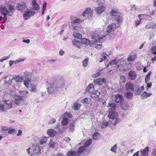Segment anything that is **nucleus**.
Returning a JSON list of instances; mask_svg holds the SVG:
<instances>
[{"instance_id": "1", "label": "nucleus", "mask_w": 156, "mask_h": 156, "mask_svg": "<svg viewBox=\"0 0 156 156\" xmlns=\"http://www.w3.org/2000/svg\"><path fill=\"white\" fill-rule=\"evenodd\" d=\"M23 75L26 80L23 83L26 87L29 88L30 92H36L37 91L36 87V83L35 81L31 80L30 79L32 76L31 72L25 71L23 73Z\"/></svg>"}, {"instance_id": "2", "label": "nucleus", "mask_w": 156, "mask_h": 156, "mask_svg": "<svg viewBox=\"0 0 156 156\" xmlns=\"http://www.w3.org/2000/svg\"><path fill=\"white\" fill-rule=\"evenodd\" d=\"M48 83L50 86L47 88V90L49 94L56 92L59 89L63 87L65 85L64 83L62 81L51 83L48 82Z\"/></svg>"}, {"instance_id": "3", "label": "nucleus", "mask_w": 156, "mask_h": 156, "mask_svg": "<svg viewBox=\"0 0 156 156\" xmlns=\"http://www.w3.org/2000/svg\"><path fill=\"white\" fill-rule=\"evenodd\" d=\"M19 93V95H14V103L18 105L25 100L26 96L28 94V92L26 91L20 90Z\"/></svg>"}, {"instance_id": "4", "label": "nucleus", "mask_w": 156, "mask_h": 156, "mask_svg": "<svg viewBox=\"0 0 156 156\" xmlns=\"http://www.w3.org/2000/svg\"><path fill=\"white\" fill-rule=\"evenodd\" d=\"M24 77L23 76H17L13 77L11 79L9 83L12 86L15 88L19 87V84L23 80Z\"/></svg>"}, {"instance_id": "5", "label": "nucleus", "mask_w": 156, "mask_h": 156, "mask_svg": "<svg viewBox=\"0 0 156 156\" xmlns=\"http://www.w3.org/2000/svg\"><path fill=\"white\" fill-rule=\"evenodd\" d=\"M110 15L112 16L113 20L116 21L117 25L122 23V21L121 17L119 14V12L117 10L112 9L110 12Z\"/></svg>"}, {"instance_id": "6", "label": "nucleus", "mask_w": 156, "mask_h": 156, "mask_svg": "<svg viewBox=\"0 0 156 156\" xmlns=\"http://www.w3.org/2000/svg\"><path fill=\"white\" fill-rule=\"evenodd\" d=\"M108 117L111 119H115V121L113 122L114 125H115L117 123L120 121V119L119 118L117 117L118 116L117 113L114 111H108Z\"/></svg>"}, {"instance_id": "7", "label": "nucleus", "mask_w": 156, "mask_h": 156, "mask_svg": "<svg viewBox=\"0 0 156 156\" xmlns=\"http://www.w3.org/2000/svg\"><path fill=\"white\" fill-rule=\"evenodd\" d=\"M81 42L83 44L85 45H88L89 44L90 46L91 47L94 46L95 45H96L97 44L96 41V40L95 41H94L93 37L92 39L91 40H90V41L87 38H82L81 40Z\"/></svg>"}, {"instance_id": "8", "label": "nucleus", "mask_w": 156, "mask_h": 156, "mask_svg": "<svg viewBox=\"0 0 156 156\" xmlns=\"http://www.w3.org/2000/svg\"><path fill=\"white\" fill-rule=\"evenodd\" d=\"M71 115L70 113L66 112L64 114L62 117V119L61 123L63 126H65L67 125L69 119L71 117Z\"/></svg>"}, {"instance_id": "9", "label": "nucleus", "mask_w": 156, "mask_h": 156, "mask_svg": "<svg viewBox=\"0 0 156 156\" xmlns=\"http://www.w3.org/2000/svg\"><path fill=\"white\" fill-rule=\"evenodd\" d=\"M16 8L18 10L22 12H24L26 11L27 10V5L26 4L23 2L19 3L17 4Z\"/></svg>"}, {"instance_id": "10", "label": "nucleus", "mask_w": 156, "mask_h": 156, "mask_svg": "<svg viewBox=\"0 0 156 156\" xmlns=\"http://www.w3.org/2000/svg\"><path fill=\"white\" fill-rule=\"evenodd\" d=\"M125 62L126 60L123 58H121L118 60H117L116 58H115L109 62V64L110 65H115L119 63L120 65L123 66L124 65Z\"/></svg>"}, {"instance_id": "11", "label": "nucleus", "mask_w": 156, "mask_h": 156, "mask_svg": "<svg viewBox=\"0 0 156 156\" xmlns=\"http://www.w3.org/2000/svg\"><path fill=\"white\" fill-rule=\"evenodd\" d=\"M93 38L94 41H97L99 42H102L104 41V40L105 39V37L104 35L102 36H99L97 34H95V35H93Z\"/></svg>"}, {"instance_id": "12", "label": "nucleus", "mask_w": 156, "mask_h": 156, "mask_svg": "<svg viewBox=\"0 0 156 156\" xmlns=\"http://www.w3.org/2000/svg\"><path fill=\"white\" fill-rule=\"evenodd\" d=\"M0 11L4 16L9 15L10 16L12 15V14L11 12H9L6 7L4 6H2L1 8Z\"/></svg>"}, {"instance_id": "13", "label": "nucleus", "mask_w": 156, "mask_h": 156, "mask_svg": "<svg viewBox=\"0 0 156 156\" xmlns=\"http://www.w3.org/2000/svg\"><path fill=\"white\" fill-rule=\"evenodd\" d=\"M25 13L23 14V18L25 20L28 19L29 18L33 16L35 12L34 11H26L24 12Z\"/></svg>"}, {"instance_id": "14", "label": "nucleus", "mask_w": 156, "mask_h": 156, "mask_svg": "<svg viewBox=\"0 0 156 156\" xmlns=\"http://www.w3.org/2000/svg\"><path fill=\"white\" fill-rule=\"evenodd\" d=\"M4 101V105L6 111V110H9L12 107V103L11 101L8 100H5Z\"/></svg>"}, {"instance_id": "15", "label": "nucleus", "mask_w": 156, "mask_h": 156, "mask_svg": "<svg viewBox=\"0 0 156 156\" xmlns=\"http://www.w3.org/2000/svg\"><path fill=\"white\" fill-rule=\"evenodd\" d=\"M93 12L91 9L89 8H87L85 11L83 12L82 14V16H87V17L89 18V16H91L92 15Z\"/></svg>"}, {"instance_id": "16", "label": "nucleus", "mask_w": 156, "mask_h": 156, "mask_svg": "<svg viewBox=\"0 0 156 156\" xmlns=\"http://www.w3.org/2000/svg\"><path fill=\"white\" fill-rule=\"evenodd\" d=\"M118 26H116L115 23H112L108 26L107 28V31L108 33H110L114 31L115 30L116 27H118Z\"/></svg>"}, {"instance_id": "17", "label": "nucleus", "mask_w": 156, "mask_h": 156, "mask_svg": "<svg viewBox=\"0 0 156 156\" xmlns=\"http://www.w3.org/2000/svg\"><path fill=\"white\" fill-rule=\"evenodd\" d=\"M106 82V80L104 78L98 79L94 80V83L98 85H102L103 83Z\"/></svg>"}, {"instance_id": "18", "label": "nucleus", "mask_w": 156, "mask_h": 156, "mask_svg": "<svg viewBox=\"0 0 156 156\" xmlns=\"http://www.w3.org/2000/svg\"><path fill=\"white\" fill-rule=\"evenodd\" d=\"M126 88L128 91H133L134 90V86L133 84L129 82L126 84Z\"/></svg>"}, {"instance_id": "19", "label": "nucleus", "mask_w": 156, "mask_h": 156, "mask_svg": "<svg viewBox=\"0 0 156 156\" xmlns=\"http://www.w3.org/2000/svg\"><path fill=\"white\" fill-rule=\"evenodd\" d=\"M95 9L98 13L100 14L105 11V7L104 6H101L97 7Z\"/></svg>"}, {"instance_id": "20", "label": "nucleus", "mask_w": 156, "mask_h": 156, "mask_svg": "<svg viewBox=\"0 0 156 156\" xmlns=\"http://www.w3.org/2000/svg\"><path fill=\"white\" fill-rule=\"evenodd\" d=\"M33 153L31 156H34V154H40V147L38 146H36L35 148L33 150Z\"/></svg>"}, {"instance_id": "21", "label": "nucleus", "mask_w": 156, "mask_h": 156, "mask_svg": "<svg viewBox=\"0 0 156 156\" xmlns=\"http://www.w3.org/2000/svg\"><path fill=\"white\" fill-rule=\"evenodd\" d=\"M128 75L129 78L132 80H134L136 77V76L135 72L132 71L129 72Z\"/></svg>"}, {"instance_id": "22", "label": "nucleus", "mask_w": 156, "mask_h": 156, "mask_svg": "<svg viewBox=\"0 0 156 156\" xmlns=\"http://www.w3.org/2000/svg\"><path fill=\"white\" fill-rule=\"evenodd\" d=\"M108 105V107H110L108 111L111 112L114 111H115V110L116 109V105L115 103L109 102Z\"/></svg>"}, {"instance_id": "23", "label": "nucleus", "mask_w": 156, "mask_h": 156, "mask_svg": "<svg viewBox=\"0 0 156 156\" xmlns=\"http://www.w3.org/2000/svg\"><path fill=\"white\" fill-rule=\"evenodd\" d=\"M100 94V91L99 90H96L94 91L90 94V97L92 98H94L96 96L99 98V96Z\"/></svg>"}, {"instance_id": "24", "label": "nucleus", "mask_w": 156, "mask_h": 156, "mask_svg": "<svg viewBox=\"0 0 156 156\" xmlns=\"http://www.w3.org/2000/svg\"><path fill=\"white\" fill-rule=\"evenodd\" d=\"M115 98V101L117 103H121L123 100L122 97L119 94L116 95Z\"/></svg>"}, {"instance_id": "25", "label": "nucleus", "mask_w": 156, "mask_h": 156, "mask_svg": "<svg viewBox=\"0 0 156 156\" xmlns=\"http://www.w3.org/2000/svg\"><path fill=\"white\" fill-rule=\"evenodd\" d=\"M94 89V86L92 83H90L87 86L86 90L88 92L90 93L92 92Z\"/></svg>"}, {"instance_id": "26", "label": "nucleus", "mask_w": 156, "mask_h": 156, "mask_svg": "<svg viewBox=\"0 0 156 156\" xmlns=\"http://www.w3.org/2000/svg\"><path fill=\"white\" fill-rule=\"evenodd\" d=\"M81 106V104L78 102L75 103L73 105L72 108L75 110H79Z\"/></svg>"}, {"instance_id": "27", "label": "nucleus", "mask_w": 156, "mask_h": 156, "mask_svg": "<svg viewBox=\"0 0 156 156\" xmlns=\"http://www.w3.org/2000/svg\"><path fill=\"white\" fill-rule=\"evenodd\" d=\"M72 43L73 45L76 46L79 48H80V46L81 45L80 42L75 39H73L72 41Z\"/></svg>"}, {"instance_id": "28", "label": "nucleus", "mask_w": 156, "mask_h": 156, "mask_svg": "<svg viewBox=\"0 0 156 156\" xmlns=\"http://www.w3.org/2000/svg\"><path fill=\"white\" fill-rule=\"evenodd\" d=\"M48 135L51 137L54 136L56 134V132L53 129H50L47 131Z\"/></svg>"}, {"instance_id": "29", "label": "nucleus", "mask_w": 156, "mask_h": 156, "mask_svg": "<svg viewBox=\"0 0 156 156\" xmlns=\"http://www.w3.org/2000/svg\"><path fill=\"white\" fill-rule=\"evenodd\" d=\"M73 36L74 38L77 39H80L82 37L81 34L76 31L73 32Z\"/></svg>"}, {"instance_id": "30", "label": "nucleus", "mask_w": 156, "mask_h": 156, "mask_svg": "<svg viewBox=\"0 0 156 156\" xmlns=\"http://www.w3.org/2000/svg\"><path fill=\"white\" fill-rule=\"evenodd\" d=\"M32 3L33 9L35 10H38L39 9V5L37 3L36 1L35 0H33Z\"/></svg>"}, {"instance_id": "31", "label": "nucleus", "mask_w": 156, "mask_h": 156, "mask_svg": "<svg viewBox=\"0 0 156 156\" xmlns=\"http://www.w3.org/2000/svg\"><path fill=\"white\" fill-rule=\"evenodd\" d=\"M93 139L94 140H98L101 138V135L98 132L94 133L93 136Z\"/></svg>"}, {"instance_id": "32", "label": "nucleus", "mask_w": 156, "mask_h": 156, "mask_svg": "<svg viewBox=\"0 0 156 156\" xmlns=\"http://www.w3.org/2000/svg\"><path fill=\"white\" fill-rule=\"evenodd\" d=\"M151 93H147L146 91H144L141 94V96L143 98H147L151 96Z\"/></svg>"}, {"instance_id": "33", "label": "nucleus", "mask_w": 156, "mask_h": 156, "mask_svg": "<svg viewBox=\"0 0 156 156\" xmlns=\"http://www.w3.org/2000/svg\"><path fill=\"white\" fill-rule=\"evenodd\" d=\"M136 55H129L127 58V61L129 62H132L134 61L136 58Z\"/></svg>"}, {"instance_id": "34", "label": "nucleus", "mask_w": 156, "mask_h": 156, "mask_svg": "<svg viewBox=\"0 0 156 156\" xmlns=\"http://www.w3.org/2000/svg\"><path fill=\"white\" fill-rule=\"evenodd\" d=\"M89 58H86L85 59L83 60L82 62L83 64V66L84 67H86L87 66L88 64V60H89Z\"/></svg>"}, {"instance_id": "35", "label": "nucleus", "mask_w": 156, "mask_h": 156, "mask_svg": "<svg viewBox=\"0 0 156 156\" xmlns=\"http://www.w3.org/2000/svg\"><path fill=\"white\" fill-rule=\"evenodd\" d=\"M148 147H146L141 151V154L144 156L148 154Z\"/></svg>"}, {"instance_id": "36", "label": "nucleus", "mask_w": 156, "mask_h": 156, "mask_svg": "<svg viewBox=\"0 0 156 156\" xmlns=\"http://www.w3.org/2000/svg\"><path fill=\"white\" fill-rule=\"evenodd\" d=\"M125 96L128 99H131L133 96V93L131 92H128L126 93Z\"/></svg>"}, {"instance_id": "37", "label": "nucleus", "mask_w": 156, "mask_h": 156, "mask_svg": "<svg viewBox=\"0 0 156 156\" xmlns=\"http://www.w3.org/2000/svg\"><path fill=\"white\" fill-rule=\"evenodd\" d=\"M121 107L122 109L124 110L129 108L128 105L126 103H122L121 105Z\"/></svg>"}, {"instance_id": "38", "label": "nucleus", "mask_w": 156, "mask_h": 156, "mask_svg": "<svg viewBox=\"0 0 156 156\" xmlns=\"http://www.w3.org/2000/svg\"><path fill=\"white\" fill-rule=\"evenodd\" d=\"M76 154V152L74 151H71L67 153V156H75Z\"/></svg>"}, {"instance_id": "39", "label": "nucleus", "mask_w": 156, "mask_h": 156, "mask_svg": "<svg viewBox=\"0 0 156 156\" xmlns=\"http://www.w3.org/2000/svg\"><path fill=\"white\" fill-rule=\"evenodd\" d=\"M16 131L15 129L13 128L12 127H10L9 128L8 133L9 134H13Z\"/></svg>"}, {"instance_id": "40", "label": "nucleus", "mask_w": 156, "mask_h": 156, "mask_svg": "<svg viewBox=\"0 0 156 156\" xmlns=\"http://www.w3.org/2000/svg\"><path fill=\"white\" fill-rule=\"evenodd\" d=\"M151 52L153 54L156 55V45H154L151 47Z\"/></svg>"}, {"instance_id": "41", "label": "nucleus", "mask_w": 156, "mask_h": 156, "mask_svg": "<svg viewBox=\"0 0 156 156\" xmlns=\"http://www.w3.org/2000/svg\"><path fill=\"white\" fill-rule=\"evenodd\" d=\"M92 139H89L84 143V146L85 147L89 146L92 143Z\"/></svg>"}, {"instance_id": "42", "label": "nucleus", "mask_w": 156, "mask_h": 156, "mask_svg": "<svg viewBox=\"0 0 156 156\" xmlns=\"http://www.w3.org/2000/svg\"><path fill=\"white\" fill-rule=\"evenodd\" d=\"M117 145L116 144H115L113 147H112V148L110 149V151L114 152V153H116V149L117 148Z\"/></svg>"}, {"instance_id": "43", "label": "nucleus", "mask_w": 156, "mask_h": 156, "mask_svg": "<svg viewBox=\"0 0 156 156\" xmlns=\"http://www.w3.org/2000/svg\"><path fill=\"white\" fill-rule=\"evenodd\" d=\"M7 7L10 10L9 12H11L12 14V13L14 10V7L10 5H7Z\"/></svg>"}, {"instance_id": "44", "label": "nucleus", "mask_w": 156, "mask_h": 156, "mask_svg": "<svg viewBox=\"0 0 156 156\" xmlns=\"http://www.w3.org/2000/svg\"><path fill=\"white\" fill-rule=\"evenodd\" d=\"M151 74V72H149L148 74L146 75L145 81L146 83L147 82H148L149 80L150 79V76Z\"/></svg>"}, {"instance_id": "45", "label": "nucleus", "mask_w": 156, "mask_h": 156, "mask_svg": "<svg viewBox=\"0 0 156 156\" xmlns=\"http://www.w3.org/2000/svg\"><path fill=\"white\" fill-rule=\"evenodd\" d=\"M47 4V2H45L43 4L42 7V12L41 13L43 15L44 14L45 11Z\"/></svg>"}, {"instance_id": "46", "label": "nucleus", "mask_w": 156, "mask_h": 156, "mask_svg": "<svg viewBox=\"0 0 156 156\" xmlns=\"http://www.w3.org/2000/svg\"><path fill=\"white\" fill-rule=\"evenodd\" d=\"M83 101L85 104H89L91 102V99L89 98H86L83 99Z\"/></svg>"}, {"instance_id": "47", "label": "nucleus", "mask_w": 156, "mask_h": 156, "mask_svg": "<svg viewBox=\"0 0 156 156\" xmlns=\"http://www.w3.org/2000/svg\"><path fill=\"white\" fill-rule=\"evenodd\" d=\"M47 139L46 137H44L43 138L40 142V143L41 144H42L46 142Z\"/></svg>"}, {"instance_id": "48", "label": "nucleus", "mask_w": 156, "mask_h": 156, "mask_svg": "<svg viewBox=\"0 0 156 156\" xmlns=\"http://www.w3.org/2000/svg\"><path fill=\"white\" fill-rule=\"evenodd\" d=\"M85 147L84 146L80 147L78 150V152L80 153H81L83 152L85 149Z\"/></svg>"}, {"instance_id": "49", "label": "nucleus", "mask_w": 156, "mask_h": 156, "mask_svg": "<svg viewBox=\"0 0 156 156\" xmlns=\"http://www.w3.org/2000/svg\"><path fill=\"white\" fill-rule=\"evenodd\" d=\"M109 125V123L108 122L104 121L102 123V125H101V127L102 128H104L108 126Z\"/></svg>"}, {"instance_id": "50", "label": "nucleus", "mask_w": 156, "mask_h": 156, "mask_svg": "<svg viewBox=\"0 0 156 156\" xmlns=\"http://www.w3.org/2000/svg\"><path fill=\"white\" fill-rule=\"evenodd\" d=\"M56 144V143L52 141H50V142L49 143L48 145L49 147L51 148H54Z\"/></svg>"}, {"instance_id": "51", "label": "nucleus", "mask_w": 156, "mask_h": 156, "mask_svg": "<svg viewBox=\"0 0 156 156\" xmlns=\"http://www.w3.org/2000/svg\"><path fill=\"white\" fill-rule=\"evenodd\" d=\"M69 129L71 132H73L74 130V123H71L69 124Z\"/></svg>"}, {"instance_id": "52", "label": "nucleus", "mask_w": 156, "mask_h": 156, "mask_svg": "<svg viewBox=\"0 0 156 156\" xmlns=\"http://www.w3.org/2000/svg\"><path fill=\"white\" fill-rule=\"evenodd\" d=\"M10 55H9L7 56L2 57V58L0 59V62H2L4 60H6L9 59V58H10Z\"/></svg>"}, {"instance_id": "53", "label": "nucleus", "mask_w": 156, "mask_h": 156, "mask_svg": "<svg viewBox=\"0 0 156 156\" xmlns=\"http://www.w3.org/2000/svg\"><path fill=\"white\" fill-rule=\"evenodd\" d=\"M131 10L132 11H136L138 9V7L137 6L134 5H131Z\"/></svg>"}, {"instance_id": "54", "label": "nucleus", "mask_w": 156, "mask_h": 156, "mask_svg": "<svg viewBox=\"0 0 156 156\" xmlns=\"http://www.w3.org/2000/svg\"><path fill=\"white\" fill-rule=\"evenodd\" d=\"M84 21V19L81 20L80 19L77 18L76 20H74L73 21V23H78L80 22H81Z\"/></svg>"}, {"instance_id": "55", "label": "nucleus", "mask_w": 156, "mask_h": 156, "mask_svg": "<svg viewBox=\"0 0 156 156\" xmlns=\"http://www.w3.org/2000/svg\"><path fill=\"white\" fill-rule=\"evenodd\" d=\"M0 110L2 111L6 112L4 104H0Z\"/></svg>"}, {"instance_id": "56", "label": "nucleus", "mask_w": 156, "mask_h": 156, "mask_svg": "<svg viewBox=\"0 0 156 156\" xmlns=\"http://www.w3.org/2000/svg\"><path fill=\"white\" fill-rule=\"evenodd\" d=\"M140 19V20H139L136 21H135V25L136 27H137L141 23V20H142V19L140 18V19Z\"/></svg>"}, {"instance_id": "57", "label": "nucleus", "mask_w": 156, "mask_h": 156, "mask_svg": "<svg viewBox=\"0 0 156 156\" xmlns=\"http://www.w3.org/2000/svg\"><path fill=\"white\" fill-rule=\"evenodd\" d=\"M149 16H150L149 15L147 14H139L138 16V17L139 18V19H140V17L141 16L144 17H147Z\"/></svg>"}, {"instance_id": "58", "label": "nucleus", "mask_w": 156, "mask_h": 156, "mask_svg": "<svg viewBox=\"0 0 156 156\" xmlns=\"http://www.w3.org/2000/svg\"><path fill=\"white\" fill-rule=\"evenodd\" d=\"M9 127L6 126L2 127V130L3 131H8Z\"/></svg>"}, {"instance_id": "59", "label": "nucleus", "mask_w": 156, "mask_h": 156, "mask_svg": "<svg viewBox=\"0 0 156 156\" xmlns=\"http://www.w3.org/2000/svg\"><path fill=\"white\" fill-rule=\"evenodd\" d=\"M107 55L104 52L102 53V58H104V60H107V58L106 57Z\"/></svg>"}, {"instance_id": "60", "label": "nucleus", "mask_w": 156, "mask_h": 156, "mask_svg": "<svg viewBox=\"0 0 156 156\" xmlns=\"http://www.w3.org/2000/svg\"><path fill=\"white\" fill-rule=\"evenodd\" d=\"M56 120L54 119H51L49 122V123L50 124H53L55 122Z\"/></svg>"}, {"instance_id": "61", "label": "nucleus", "mask_w": 156, "mask_h": 156, "mask_svg": "<svg viewBox=\"0 0 156 156\" xmlns=\"http://www.w3.org/2000/svg\"><path fill=\"white\" fill-rule=\"evenodd\" d=\"M150 26L151 27V28L153 29L156 26V24L154 23H150Z\"/></svg>"}, {"instance_id": "62", "label": "nucleus", "mask_w": 156, "mask_h": 156, "mask_svg": "<svg viewBox=\"0 0 156 156\" xmlns=\"http://www.w3.org/2000/svg\"><path fill=\"white\" fill-rule=\"evenodd\" d=\"M59 55L61 56H62L65 53L64 51L62 50H60L59 51Z\"/></svg>"}, {"instance_id": "63", "label": "nucleus", "mask_w": 156, "mask_h": 156, "mask_svg": "<svg viewBox=\"0 0 156 156\" xmlns=\"http://www.w3.org/2000/svg\"><path fill=\"white\" fill-rule=\"evenodd\" d=\"M102 47V44H100L95 46V48L97 49H100Z\"/></svg>"}, {"instance_id": "64", "label": "nucleus", "mask_w": 156, "mask_h": 156, "mask_svg": "<svg viewBox=\"0 0 156 156\" xmlns=\"http://www.w3.org/2000/svg\"><path fill=\"white\" fill-rule=\"evenodd\" d=\"M151 155L153 156H156V150L154 149L152 152Z\"/></svg>"}]
</instances>
